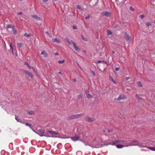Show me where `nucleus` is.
I'll use <instances>...</instances> for the list:
<instances>
[{
    "label": "nucleus",
    "instance_id": "f257e3e1",
    "mask_svg": "<svg viewBox=\"0 0 155 155\" xmlns=\"http://www.w3.org/2000/svg\"><path fill=\"white\" fill-rule=\"evenodd\" d=\"M121 141L120 143L124 144L125 147H128L130 146H136L139 144V142L137 141L134 140L131 143V144H128L127 142L124 140H120Z\"/></svg>",
    "mask_w": 155,
    "mask_h": 155
},
{
    "label": "nucleus",
    "instance_id": "f03ea898",
    "mask_svg": "<svg viewBox=\"0 0 155 155\" xmlns=\"http://www.w3.org/2000/svg\"><path fill=\"white\" fill-rule=\"evenodd\" d=\"M85 121L88 122H93L94 121L95 119L94 117H91L88 116H86L85 117Z\"/></svg>",
    "mask_w": 155,
    "mask_h": 155
},
{
    "label": "nucleus",
    "instance_id": "7ed1b4c3",
    "mask_svg": "<svg viewBox=\"0 0 155 155\" xmlns=\"http://www.w3.org/2000/svg\"><path fill=\"white\" fill-rule=\"evenodd\" d=\"M111 15V13L107 11H104L101 13V16H106L107 17H109Z\"/></svg>",
    "mask_w": 155,
    "mask_h": 155
},
{
    "label": "nucleus",
    "instance_id": "20e7f679",
    "mask_svg": "<svg viewBox=\"0 0 155 155\" xmlns=\"http://www.w3.org/2000/svg\"><path fill=\"white\" fill-rule=\"evenodd\" d=\"M22 70L24 73L27 74L31 78H32L33 77V75L31 73L26 70Z\"/></svg>",
    "mask_w": 155,
    "mask_h": 155
},
{
    "label": "nucleus",
    "instance_id": "39448f33",
    "mask_svg": "<svg viewBox=\"0 0 155 155\" xmlns=\"http://www.w3.org/2000/svg\"><path fill=\"white\" fill-rule=\"evenodd\" d=\"M80 138V137L77 135H75L74 137H70V138L74 141L79 140Z\"/></svg>",
    "mask_w": 155,
    "mask_h": 155
},
{
    "label": "nucleus",
    "instance_id": "423d86ee",
    "mask_svg": "<svg viewBox=\"0 0 155 155\" xmlns=\"http://www.w3.org/2000/svg\"><path fill=\"white\" fill-rule=\"evenodd\" d=\"M125 35L126 37V40L127 41H130L131 40V37L129 36L127 34V32H125Z\"/></svg>",
    "mask_w": 155,
    "mask_h": 155
},
{
    "label": "nucleus",
    "instance_id": "0eeeda50",
    "mask_svg": "<svg viewBox=\"0 0 155 155\" xmlns=\"http://www.w3.org/2000/svg\"><path fill=\"white\" fill-rule=\"evenodd\" d=\"M71 42L74 46V49L76 51H78L79 49V48L76 45V43L72 40H71Z\"/></svg>",
    "mask_w": 155,
    "mask_h": 155
},
{
    "label": "nucleus",
    "instance_id": "6e6552de",
    "mask_svg": "<svg viewBox=\"0 0 155 155\" xmlns=\"http://www.w3.org/2000/svg\"><path fill=\"white\" fill-rule=\"evenodd\" d=\"M32 17H34L35 19L38 21H40L41 20V18L37 15H33L31 16Z\"/></svg>",
    "mask_w": 155,
    "mask_h": 155
},
{
    "label": "nucleus",
    "instance_id": "1a4fd4ad",
    "mask_svg": "<svg viewBox=\"0 0 155 155\" xmlns=\"http://www.w3.org/2000/svg\"><path fill=\"white\" fill-rule=\"evenodd\" d=\"M15 119L18 122H20L21 123H23V120L20 118H19L18 116L15 115Z\"/></svg>",
    "mask_w": 155,
    "mask_h": 155
},
{
    "label": "nucleus",
    "instance_id": "9d476101",
    "mask_svg": "<svg viewBox=\"0 0 155 155\" xmlns=\"http://www.w3.org/2000/svg\"><path fill=\"white\" fill-rule=\"evenodd\" d=\"M53 42H56L57 43L59 44L60 42V41L57 38H55L52 39Z\"/></svg>",
    "mask_w": 155,
    "mask_h": 155
},
{
    "label": "nucleus",
    "instance_id": "9b49d317",
    "mask_svg": "<svg viewBox=\"0 0 155 155\" xmlns=\"http://www.w3.org/2000/svg\"><path fill=\"white\" fill-rule=\"evenodd\" d=\"M41 54H42L43 55V56L45 57H47L48 56V54L45 51H43L41 52Z\"/></svg>",
    "mask_w": 155,
    "mask_h": 155
},
{
    "label": "nucleus",
    "instance_id": "f8f14e48",
    "mask_svg": "<svg viewBox=\"0 0 155 155\" xmlns=\"http://www.w3.org/2000/svg\"><path fill=\"white\" fill-rule=\"evenodd\" d=\"M25 65H26L27 66L28 68L30 69H31L33 68V67L30 66L28 64V63L27 62H25L24 63Z\"/></svg>",
    "mask_w": 155,
    "mask_h": 155
},
{
    "label": "nucleus",
    "instance_id": "ddd939ff",
    "mask_svg": "<svg viewBox=\"0 0 155 155\" xmlns=\"http://www.w3.org/2000/svg\"><path fill=\"white\" fill-rule=\"evenodd\" d=\"M75 119L74 115H71L69 117L68 119V120H71V119Z\"/></svg>",
    "mask_w": 155,
    "mask_h": 155
},
{
    "label": "nucleus",
    "instance_id": "4468645a",
    "mask_svg": "<svg viewBox=\"0 0 155 155\" xmlns=\"http://www.w3.org/2000/svg\"><path fill=\"white\" fill-rule=\"evenodd\" d=\"M116 146L118 148H122L125 147V146H124V145L117 144L116 145Z\"/></svg>",
    "mask_w": 155,
    "mask_h": 155
},
{
    "label": "nucleus",
    "instance_id": "2eb2a0df",
    "mask_svg": "<svg viewBox=\"0 0 155 155\" xmlns=\"http://www.w3.org/2000/svg\"><path fill=\"white\" fill-rule=\"evenodd\" d=\"M38 131L39 132L40 134L41 135H43V134H44L45 133V131L44 130H43L42 129H40Z\"/></svg>",
    "mask_w": 155,
    "mask_h": 155
},
{
    "label": "nucleus",
    "instance_id": "dca6fc26",
    "mask_svg": "<svg viewBox=\"0 0 155 155\" xmlns=\"http://www.w3.org/2000/svg\"><path fill=\"white\" fill-rule=\"evenodd\" d=\"M46 131L50 134H54V131L49 130L48 129L46 130Z\"/></svg>",
    "mask_w": 155,
    "mask_h": 155
},
{
    "label": "nucleus",
    "instance_id": "f3484780",
    "mask_svg": "<svg viewBox=\"0 0 155 155\" xmlns=\"http://www.w3.org/2000/svg\"><path fill=\"white\" fill-rule=\"evenodd\" d=\"M26 126L29 127L31 129H32V126L28 123H26L25 124Z\"/></svg>",
    "mask_w": 155,
    "mask_h": 155
},
{
    "label": "nucleus",
    "instance_id": "a211bd4d",
    "mask_svg": "<svg viewBox=\"0 0 155 155\" xmlns=\"http://www.w3.org/2000/svg\"><path fill=\"white\" fill-rule=\"evenodd\" d=\"M24 36H26L27 37H31V36H32L31 35V34H28L27 33H25L24 34Z\"/></svg>",
    "mask_w": 155,
    "mask_h": 155
},
{
    "label": "nucleus",
    "instance_id": "6ab92c4d",
    "mask_svg": "<svg viewBox=\"0 0 155 155\" xmlns=\"http://www.w3.org/2000/svg\"><path fill=\"white\" fill-rule=\"evenodd\" d=\"M110 79L114 84H116V81L114 80V79L112 77H111V76H110Z\"/></svg>",
    "mask_w": 155,
    "mask_h": 155
},
{
    "label": "nucleus",
    "instance_id": "aec40b11",
    "mask_svg": "<svg viewBox=\"0 0 155 155\" xmlns=\"http://www.w3.org/2000/svg\"><path fill=\"white\" fill-rule=\"evenodd\" d=\"M40 136L41 137L45 136L47 137H53V136H48L46 134H43V135H40Z\"/></svg>",
    "mask_w": 155,
    "mask_h": 155
},
{
    "label": "nucleus",
    "instance_id": "412c9836",
    "mask_svg": "<svg viewBox=\"0 0 155 155\" xmlns=\"http://www.w3.org/2000/svg\"><path fill=\"white\" fill-rule=\"evenodd\" d=\"M65 39L66 40V41L68 42V43L69 45H71L72 42H71V41H70L67 38H65Z\"/></svg>",
    "mask_w": 155,
    "mask_h": 155
},
{
    "label": "nucleus",
    "instance_id": "4be33fe9",
    "mask_svg": "<svg viewBox=\"0 0 155 155\" xmlns=\"http://www.w3.org/2000/svg\"><path fill=\"white\" fill-rule=\"evenodd\" d=\"M120 141H121L120 140H116L114 141L113 142V143L114 144H117L118 143H120Z\"/></svg>",
    "mask_w": 155,
    "mask_h": 155
},
{
    "label": "nucleus",
    "instance_id": "5701e85b",
    "mask_svg": "<svg viewBox=\"0 0 155 155\" xmlns=\"http://www.w3.org/2000/svg\"><path fill=\"white\" fill-rule=\"evenodd\" d=\"M81 38L82 39L85 41H87V38H85L83 35H81Z\"/></svg>",
    "mask_w": 155,
    "mask_h": 155
},
{
    "label": "nucleus",
    "instance_id": "b1692460",
    "mask_svg": "<svg viewBox=\"0 0 155 155\" xmlns=\"http://www.w3.org/2000/svg\"><path fill=\"white\" fill-rule=\"evenodd\" d=\"M7 27L8 28H14V26L11 25H7Z\"/></svg>",
    "mask_w": 155,
    "mask_h": 155
},
{
    "label": "nucleus",
    "instance_id": "393cba45",
    "mask_svg": "<svg viewBox=\"0 0 155 155\" xmlns=\"http://www.w3.org/2000/svg\"><path fill=\"white\" fill-rule=\"evenodd\" d=\"M12 32L14 34H17V31L16 29L15 28H13L12 30Z\"/></svg>",
    "mask_w": 155,
    "mask_h": 155
},
{
    "label": "nucleus",
    "instance_id": "a878e982",
    "mask_svg": "<svg viewBox=\"0 0 155 155\" xmlns=\"http://www.w3.org/2000/svg\"><path fill=\"white\" fill-rule=\"evenodd\" d=\"M146 25L147 28H148L149 26L151 25V23L150 22H148L146 23Z\"/></svg>",
    "mask_w": 155,
    "mask_h": 155
},
{
    "label": "nucleus",
    "instance_id": "bb28decb",
    "mask_svg": "<svg viewBox=\"0 0 155 155\" xmlns=\"http://www.w3.org/2000/svg\"><path fill=\"white\" fill-rule=\"evenodd\" d=\"M140 95L139 94H136V98L137 99V100L139 101L141 99V98L139 96Z\"/></svg>",
    "mask_w": 155,
    "mask_h": 155
},
{
    "label": "nucleus",
    "instance_id": "cd10ccee",
    "mask_svg": "<svg viewBox=\"0 0 155 155\" xmlns=\"http://www.w3.org/2000/svg\"><path fill=\"white\" fill-rule=\"evenodd\" d=\"M148 148L152 151H155V146L154 147H149Z\"/></svg>",
    "mask_w": 155,
    "mask_h": 155
},
{
    "label": "nucleus",
    "instance_id": "c85d7f7f",
    "mask_svg": "<svg viewBox=\"0 0 155 155\" xmlns=\"http://www.w3.org/2000/svg\"><path fill=\"white\" fill-rule=\"evenodd\" d=\"M107 35H110L112 34V32L110 30H108L107 31Z\"/></svg>",
    "mask_w": 155,
    "mask_h": 155
},
{
    "label": "nucleus",
    "instance_id": "c756f323",
    "mask_svg": "<svg viewBox=\"0 0 155 155\" xmlns=\"http://www.w3.org/2000/svg\"><path fill=\"white\" fill-rule=\"evenodd\" d=\"M86 97L88 98H92V96L90 94H86Z\"/></svg>",
    "mask_w": 155,
    "mask_h": 155
},
{
    "label": "nucleus",
    "instance_id": "7c9ffc66",
    "mask_svg": "<svg viewBox=\"0 0 155 155\" xmlns=\"http://www.w3.org/2000/svg\"><path fill=\"white\" fill-rule=\"evenodd\" d=\"M77 8L79 9L80 10L82 11L83 10L82 8L79 5H77L76 6Z\"/></svg>",
    "mask_w": 155,
    "mask_h": 155
},
{
    "label": "nucleus",
    "instance_id": "2f4dec72",
    "mask_svg": "<svg viewBox=\"0 0 155 155\" xmlns=\"http://www.w3.org/2000/svg\"><path fill=\"white\" fill-rule=\"evenodd\" d=\"M137 84H138V86H139V87H140L143 86V85L140 81H138L137 82Z\"/></svg>",
    "mask_w": 155,
    "mask_h": 155
},
{
    "label": "nucleus",
    "instance_id": "473e14b6",
    "mask_svg": "<svg viewBox=\"0 0 155 155\" xmlns=\"http://www.w3.org/2000/svg\"><path fill=\"white\" fill-rule=\"evenodd\" d=\"M17 46L19 48H20L21 47L22 45V44L21 43H18L17 44Z\"/></svg>",
    "mask_w": 155,
    "mask_h": 155
},
{
    "label": "nucleus",
    "instance_id": "72a5a7b5",
    "mask_svg": "<svg viewBox=\"0 0 155 155\" xmlns=\"http://www.w3.org/2000/svg\"><path fill=\"white\" fill-rule=\"evenodd\" d=\"M64 60H63L62 61L59 60L58 61V63L59 64H62L64 63Z\"/></svg>",
    "mask_w": 155,
    "mask_h": 155
},
{
    "label": "nucleus",
    "instance_id": "f704fd0d",
    "mask_svg": "<svg viewBox=\"0 0 155 155\" xmlns=\"http://www.w3.org/2000/svg\"><path fill=\"white\" fill-rule=\"evenodd\" d=\"M82 94H80L79 95H78L77 97L78 99H81L82 97Z\"/></svg>",
    "mask_w": 155,
    "mask_h": 155
},
{
    "label": "nucleus",
    "instance_id": "c9c22d12",
    "mask_svg": "<svg viewBox=\"0 0 155 155\" xmlns=\"http://www.w3.org/2000/svg\"><path fill=\"white\" fill-rule=\"evenodd\" d=\"M10 48L11 49V50L12 51V52H13V47H12V44H10Z\"/></svg>",
    "mask_w": 155,
    "mask_h": 155
},
{
    "label": "nucleus",
    "instance_id": "e433bc0d",
    "mask_svg": "<svg viewBox=\"0 0 155 155\" xmlns=\"http://www.w3.org/2000/svg\"><path fill=\"white\" fill-rule=\"evenodd\" d=\"M104 61L103 60H99L97 62V63H102L103 62H104Z\"/></svg>",
    "mask_w": 155,
    "mask_h": 155
},
{
    "label": "nucleus",
    "instance_id": "4c0bfd02",
    "mask_svg": "<svg viewBox=\"0 0 155 155\" xmlns=\"http://www.w3.org/2000/svg\"><path fill=\"white\" fill-rule=\"evenodd\" d=\"M123 98L120 95L119 96V97L118 98V101H120V100H121V99H123Z\"/></svg>",
    "mask_w": 155,
    "mask_h": 155
},
{
    "label": "nucleus",
    "instance_id": "58836bf2",
    "mask_svg": "<svg viewBox=\"0 0 155 155\" xmlns=\"http://www.w3.org/2000/svg\"><path fill=\"white\" fill-rule=\"evenodd\" d=\"M75 119H76L80 117L79 115V114H76L74 115Z\"/></svg>",
    "mask_w": 155,
    "mask_h": 155
},
{
    "label": "nucleus",
    "instance_id": "ea45409f",
    "mask_svg": "<svg viewBox=\"0 0 155 155\" xmlns=\"http://www.w3.org/2000/svg\"><path fill=\"white\" fill-rule=\"evenodd\" d=\"M144 17V15L142 14L140 15V17L141 18V19H143Z\"/></svg>",
    "mask_w": 155,
    "mask_h": 155
},
{
    "label": "nucleus",
    "instance_id": "a19ab883",
    "mask_svg": "<svg viewBox=\"0 0 155 155\" xmlns=\"http://www.w3.org/2000/svg\"><path fill=\"white\" fill-rule=\"evenodd\" d=\"M34 112V111H28V113L30 115H31Z\"/></svg>",
    "mask_w": 155,
    "mask_h": 155
},
{
    "label": "nucleus",
    "instance_id": "79ce46f5",
    "mask_svg": "<svg viewBox=\"0 0 155 155\" xmlns=\"http://www.w3.org/2000/svg\"><path fill=\"white\" fill-rule=\"evenodd\" d=\"M84 144L85 146L89 145V146H91V145H89L88 144V143L87 142H84Z\"/></svg>",
    "mask_w": 155,
    "mask_h": 155
},
{
    "label": "nucleus",
    "instance_id": "37998d69",
    "mask_svg": "<svg viewBox=\"0 0 155 155\" xmlns=\"http://www.w3.org/2000/svg\"><path fill=\"white\" fill-rule=\"evenodd\" d=\"M129 9L131 11H133L134 10V9L132 7H130V8Z\"/></svg>",
    "mask_w": 155,
    "mask_h": 155
},
{
    "label": "nucleus",
    "instance_id": "c03bdc74",
    "mask_svg": "<svg viewBox=\"0 0 155 155\" xmlns=\"http://www.w3.org/2000/svg\"><path fill=\"white\" fill-rule=\"evenodd\" d=\"M90 15H89L85 17V19H89L90 18Z\"/></svg>",
    "mask_w": 155,
    "mask_h": 155
},
{
    "label": "nucleus",
    "instance_id": "a18cd8bd",
    "mask_svg": "<svg viewBox=\"0 0 155 155\" xmlns=\"http://www.w3.org/2000/svg\"><path fill=\"white\" fill-rule=\"evenodd\" d=\"M106 130L108 131V133H110L112 131V130L111 129H106Z\"/></svg>",
    "mask_w": 155,
    "mask_h": 155
},
{
    "label": "nucleus",
    "instance_id": "49530a36",
    "mask_svg": "<svg viewBox=\"0 0 155 155\" xmlns=\"http://www.w3.org/2000/svg\"><path fill=\"white\" fill-rule=\"evenodd\" d=\"M119 68L118 67H117L115 68V70L116 71H118L119 70Z\"/></svg>",
    "mask_w": 155,
    "mask_h": 155
},
{
    "label": "nucleus",
    "instance_id": "de8ad7c7",
    "mask_svg": "<svg viewBox=\"0 0 155 155\" xmlns=\"http://www.w3.org/2000/svg\"><path fill=\"white\" fill-rule=\"evenodd\" d=\"M79 114V115L80 117H81L82 116H83L85 114H84V113H82V114Z\"/></svg>",
    "mask_w": 155,
    "mask_h": 155
},
{
    "label": "nucleus",
    "instance_id": "09e8293b",
    "mask_svg": "<svg viewBox=\"0 0 155 155\" xmlns=\"http://www.w3.org/2000/svg\"><path fill=\"white\" fill-rule=\"evenodd\" d=\"M72 27L74 29H77V28L74 25L72 26Z\"/></svg>",
    "mask_w": 155,
    "mask_h": 155
},
{
    "label": "nucleus",
    "instance_id": "8fccbe9b",
    "mask_svg": "<svg viewBox=\"0 0 155 155\" xmlns=\"http://www.w3.org/2000/svg\"><path fill=\"white\" fill-rule=\"evenodd\" d=\"M17 14L18 15H22V13L21 12H18L17 13Z\"/></svg>",
    "mask_w": 155,
    "mask_h": 155
},
{
    "label": "nucleus",
    "instance_id": "3c124183",
    "mask_svg": "<svg viewBox=\"0 0 155 155\" xmlns=\"http://www.w3.org/2000/svg\"><path fill=\"white\" fill-rule=\"evenodd\" d=\"M99 142H102V139H101V138H99Z\"/></svg>",
    "mask_w": 155,
    "mask_h": 155
},
{
    "label": "nucleus",
    "instance_id": "603ef678",
    "mask_svg": "<svg viewBox=\"0 0 155 155\" xmlns=\"http://www.w3.org/2000/svg\"><path fill=\"white\" fill-rule=\"evenodd\" d=\"M54 134H59V133L57 132H55L54 131Z\"/></svg>",
    "mask_w": 155,
    "mask_h": 155
},
{
    "label": "nucleus",
    "instance_id": "864d4df0",
    "mask_svg": "<svg viewBox=\"0 0 155 155\" xmlns=\"http://www.w3.org/2000/svg\"><path fill=\"white\" fill-rule=\"evenodd\" d=\"M44 2H46L48 1V0H42Z\"/></svg>",
    "mask_w": 155,
    "mask_h": 155
},
{
    "label": "nucleus",
    "instance_id": "5fc2aeb1",
    "mask_svg": "<svg viewBox=\"0 0 155 155\" xmlns=\"http://www.w3.org/2000/svg\"><path fill=\"white\" fill-rule=\"evenodd\" d=\"M130 77H126V80H129V79H130Z\"/></svg>",
    "mask_w": 155,
    "mask_h": 155
},
{
    "label": "nucleus",
    "instance_id": "6e6d98bb",
    "mask_svg": "<svg viewBox=\"0 0 155 155\" xmlns=\"http://www.w3.org/2000/svg\"><path fill=\"white\" fill-rule=\"evenodd\" d=\"M45 33L46 34H47L48 35H49V33H48V32L47 31H46L45 32Z\"/></svg>",
    "mask_w": 155,
    "mask_h": 155
},
{
    "label": "nucleus",
    "instance_id": "4d7b16f0",
    "mask_svg": "<svg viewBox=\"0 0 155 155\" xmlns=\"http://www.w3.org/2000/svg\"><path fill=\"white\" fill-rule=\"evenodd\" d=\"M58 73L59 74H60L61 75V76H62V74L61 73V71H59Z\"/></svg>",
    "mask_w": 155,
    "mask_h": 155
},
{
    "label": "nucleus",
    "instance_id": "13d9d810",
    "mask_svg": "<svg viewBox=\"0 0 155 155\" xmlns=\"http://www.w3.org/2000/svg\"><path fill=\"white\" fill-rule=\"evenodd\" d=\"M34 131V132H35V133H36V134H38V135H39V136H40V134L38 133H37V132H36L35 131Z\"/></svg>",
    "mask_w": 155,
    "mask_h": 155
},
{
    "label": "nucleus",
    "instance_id": "bf43d9fd",
    "mask_svg": "<svg viewBox=\"0 0 155 155\" xmlns=\"http://www.w3.org/2000/svg\"><path fill=\"white\" fill-rule=\"evenodd\" d=\"M92 74L93 75H95V74L94 73V71H92Z\"/></svg>",
    "mask_w": 155,
    "mask_h": 155
},
{
    "label": "nucleus",
    "instance_id": "052dcab7",
    "mask_svg": "<svg viewBox=\"0 0 155 155\" xmlns=\"http://www.w3.org/2000/svg\"><path fill=\"white\" fill-rule=\"evenodd\" d=\"M73 81L74 82H75L76 81V80L75 79H73Z\"/></svg>",
    "mask_w": 155,
    "mask_h": 155
},
{
    "label": "nucleus",
    "instance_id": "680f3d73",
    "mask_svg": "<svg viewBox=\"0 0 155 155\" xmlns=\"http://www.w3.org/2000/svg\"><path fill=\"white\" fill-rule=\"evenodd\" d=\"M79 140L80 141H81V142H82L83 143H84V141H83V140H80V139H79Z\"/></svg>",
    "mask_w": 155,
    "mask_h": 155
},
{
    "label": "nucleus",
    "instance_id": "e2e57ef3",
    "mask_svg": "<svg viewBox=\"0 0 155 155\" xmlns=\"http://www.w3.org/2000/svg\"><path fill=\"white\" fill-rule=\"evenodd\" d=\"M54 54H55V55H58V53H55Z\"/></svg>",
    "mask_w": 155,
    "mask_h": 155
},
{
    "label": "nucleus",
    "instance_id": "0e129e2a",
    "mask_svg": "<svg viewBox=\"0 0 155 155\" xmlns=\"http://www.w3.org/2000/svg\"><path fill=\"white\" fill-rule=\"evenodd\" d=\"M107 130H103V132H104V133H105L106 132H107Z\"/></svg>",
    "mask_w": 155,
    "mask_h": 155
},
{
    "label": "nucleus",
    "instance_id": "69168bd1",
    "mask_svg": "<svg viewBox=\"0 0 155 155\" xmlns=\"http://www.w3.org/2000/svg\"><path fill=\"white\" fill-rule=\"evenodd\" d=\"M117 25L116 26H114V28H117Z\"/></svg>",
    "mask_w": 155,
    "mask_h": 155
},
{
    "label": "nucleus",
    "instance_id": "338daca9",
    "mask_svg": "<svg viewBox=\"0 0 155 155\" xmlns=\"http://www.w3.org/2000/svg\"><path fill=\"white\" fill-rule=\"evenodd\" d=\"M112 52L113 54H115V52H114V51H112Z\"/></svg>",
    "mask_w": 155,
    "mask_h": 155
},
{
    "label": "nucleus",
    "instance_id": "774afa93",
    "mask_svg": "<svg viewBox=\"0 0 155 155\" xmlns=\"http://www.w3.org/2000/svg\"><path fill=\"white\" fill-rule=\"evenodd\" d=\"M88 92V91L87 90L86 91V93H87V92Z\"/></svg>",
    "mask_w": 155,
    "mask_h": 155
}]
</instances>
